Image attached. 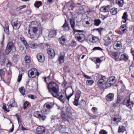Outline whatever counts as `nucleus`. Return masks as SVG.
I'll use <instances>...</instances> for the list:
<instances>
[{
  "label": "nucleus",
  "mask_w": 134,
  "mask_h": 134,
  "mask_svg": "<svg viewBox=\"0 0 134 134\" xmlns=\"http://www.w3.org/2000/svg\"><path fill=\"white\" fill-rule=\"evenodd\" d=\"M42 32V27L40 25L38 27L33 26L28 30V33L31 38H38L41 36Z\"/></svg>",
  "instance_id": "obj_1"
},
{
  "label": "nucleus",
  "mask_w": 134,
  "mask_h": 134,
  "mask_svg": "<svg viewBox=\"0 0 134 134\" xmlns=\"http://www.w3.org/2000/svg\"><path fill=\"white\" fill-rule=\"evenodd\" d=\"M48 88L49 92L53 96L58 93L59 92L58 84L54 82L51 81L49 83L48 86Z\"/></svg>",
  "instance_id": "obj_2"
},
{
  "label": "nucleus",
  "mask_w": 134,
  "mask_h": 134,
  "mask_svg": "<svg viewBox=\"0 0 134 134\" xmlns=\"http://www.w3.org/2000/svg\"><path fill=\"white\" fill-rule=\"evenodd\" d=\"M12 49L14 50V51L15 52L16 51V47L12 42L10 41L7 44L5 49V54L8 55Z\"/></svg>",
  "instance_id": "obj_3"
},
{
  "label": "nucleus",
  "mask_w": 134,
  "mask_h": 134,
  "mask_svg": "<svg viewBox=\"0 0 134 134\" xmlns=\"http://www.w3.org/2000/svg\"><path fill=\"white\" fill-rule=\"evenodd\" d=\"M28 75L29 78H33L35 77L36 76H39L40 73L37 69L33 68L29 71Z\"/></svg>",
  "instance_id": "obj_4"
},
{
  "label": "nucleus",
  "mask_w": 134,
  "mask_h": 134,
  "mask_svg": "<svg viewBox=\"0 0 134 134\" xmlns=\"http://www.w3.org/2000/svg\"><path fill=\"white\" fill-rule=\"evenodd\" d=\"M36 130L37 133L38 134H48L49 133L48 130L43 126H38Z\"/></svg>",
  "instance_id": "obj_5"
},
{
  "label": "nucleus",
  "mask_w": 134,
  "mask_h": 134,
  "mask_svg": "<svg viewBox=\"0 0 134 134\" xmlns=\"http://www.w3.org/2000/svg\"><path fill=\"white\" fill-rule=\"evenodd\" d=\"M75 38L80 42L84 41L86 38L85 35L83 34L77 33L75 35Z\"/></svg>",
  "instance_id": "obj_6"
},
{
  "label": "nucleus",
  "mask_w": 134,
  "mask_h": 134,
  "mask_svg": "<svg viewBox=\"0 0 134 134\" xmlns=\"http://www.w3.org/2000/svg\"><path fill=\"white\" fill-rule=\"evenodd\" d=\"M64 94V92L58 93L57 94L54 95V97H56L59 99L63 103H64L66 99V98L63 95Z\"/></svg>",
  "instance_id": "obj_7"
},
{
  "label": "nucleus",
  "mask_w": 134,
  "mask_h": 134,
  "mask_svg": "<svg viewBox=\"0 0 134 134\" xmlns=\"http://www.w3.org/2000/svg\"><path fill=\"white\" fill-rule=\"evenodd\" d=\"M61 109L65 112L68 116H70L73 113V109L70 107L66 106L62 108Z\"/></svg>",
  "instance_id": "obj_8"
},
{
  "label": "nucleus",
  "mask_w": 134,
  "mask_h": 134,
  "mask_svg": "<svg viewBox=\"0 0 134 134\" xmlns=\"http://www.w3.org/2000/svg\"><path fill=\"white\" fill-rule=\"evenodd\" d=\"M6 60L5 55L3 51L0 52V62L1 65H3L5 63Z\"/></svg>",
  "instance_id": "obj_9"
},
{
  "label": "nucleus",
  "mask_w": 134,
  "mask_h": 134,
  "mask_svg": "<svg viewBox=\"0 0 134 134\" xmlns=\"http://www.w3.org/2000/svg\"><path fill=\"white\" fill-rule=\"evenodd\" d=\"M36 57L38 62L40 63H43L45 60V57L44 54L42 53L37 54Z\"/></svg>",
  "instance_id": "obj_10"
},
{
  "label": "nucleus",
  "mask_w": 134,
  "mask_h": 134,
  "mask_svg": "<svg viewBox=\"0 0 134 134\" xmlns=\"http://www.w3.org/2000/svg\"><path fill=\"white\" fill-rule=\"evenodd\" d=\"M12 23L13 28L15 30H17L18 29L20 28L22 24V22L18 21H14L13 20Z\"/></svg>",
  "instance_id": "obj_11"
},
{
  "label": "nucleus",
  "mask_w": 134,
  "mask_h": 134,
  "mask_svg": "<svg viewBox=\"0 0 134 134\" xmlns=\"http://www.w3.org/2000/svg\"><path fill=\"white\" fill-rule=\"evenodd\" d=\"M47 53L49 55V58L50 59H52L55 55L54 51L52 49H49L47 50Z\"/></svg>",
  "instance_id": "obj_12"
},
{
  "label": "nucleus",
  "mask_w": 134,
  "mask_h": 134,
  "mask_svg": "<svg viewBox=\"0 0 134 134\" xmlns=\"http://www.w3.org/2000/svg\"><path fill=\"white\" fill-rule=\"evenodd\" d=\"M61 115L62 119L64 121H67L69 122L68 119L70 117V116L67 115L61 109Z\"/></svg>",
  "instance_id": "obj_13"
},
{
  "label": "nucleus",
  "mask_w": 134,
  "mask_h": 134,
  "mask_svg": "<svg viewBox=\"0 0 134 134\" xmlns=\"http://www.w3.org/2000/svg\"><path fill=\"white\" fill-rule=\"evenodd\" d=\"M122 102L124 105H126L127 107H129L130 108L132 107L133 105V102L130 101V98L127 100L126 102H125L124 100Z\"/></svg>",
  "instance_id": "obj_14"
},
{
  "label": "nucleus",
  "mask_w": 134,
  "mask_h": 134,
  "mask_svg": "<svg viewBox=\"0 0 134 134\" xmlns=\"http://www.w3.org/2000/svg\"><path fill=\"white\" fill-rule=\"evenodd\" d=\"M104 44L106 46H108L111 43V40L109 38V37H107L105 36L103 39Z\"/></svg>",
  "instance_id": "obj_15"
},
{
  "label": "nucleus",
  "mask_w": 134,
  "mask_h": 134,
  "mask_svg": "<svg viewBox=\"0 0 134 134\" xmlns=\"http://www.w3.org/2000/svg\"><path fill=\"white\" fill-rule=\"evenodd\" d=\"M62 27L63 29V30L66 32L68 31L70 28L69 25L66 20H65V22Z\"/></svg>",
  "instance_id": "obj_16"
},
{
  "label": "nucleus",
  "mask_w": 134,
  "mask_h": 134,
  "mask_svg": "<svg viewBox=\"0 0 134 134\" xmlns=\"http://www.w3.org/2000/svg\"><path fill=\"white\" fill-rule=\"evenodd\" d=\"M114 97L113 93H109L107 95L105 99L107 101H111L113 100Z\"/></svg>",
  "instance_id": "obj_17"
},
{
  "label": "nucleus",
  "mask_w": 134,
  "mask_h": 134,
  "mask_svg": "<svg viewBox=\"0 0 134 134\" xmlns=\"http://www.w3.org/2000/svg\"><path fill=\"white\" fill-rule=\"evenodd\" d=\"M16 105L14 98H12L10 100L9 103L8 104V106L10 107H15Z\"/></svg>",
  "instance_id": "obj_18"
},
{
  "label": "nucleus",
  "mask_w": 134,
  "mask_h": 134,
  "mask_svg": "<svg viewBox=\"0 0 134 134\" xmlns=\"http://www.w3.org/2000/svg\"><path fill=\"white\" fill-rule=\"evenodd\" d=\"M110 5H108L107 6H102L100 8V11L102 12H106L109 11L110 10Z\"/></svg>",
  "instance_id": "obj_19"
},
{
  "label": "nucleus",
  "mask_w": 134,
  "mask_h": 134,
  "mask_svg": "<svg viewBox=\"0 0 134 134\" xmlns=\"http://www.w3.org/2000/svg\"><path fill=\"white\" fill-rule=\"evenodd\" d=\"M56 35V30H52L49 31L48 36L49 37L52 38L55 36Z\"/></svg>",
  "instance_id": "obj_20"
},
{
  "label": "nucleus",
  "mask_w": 134,
  "mask_h": 134,
  "mask_svg": "<svg viewBox=\"0 0 134 134\" xmlns=\"http://www.w3.org/2000/svg\"><path fill=\"white\" fill-rule=\"evenodd\" d=\"M80 105L79 108L81 109H84L86 106V104L85 101L83 99L81 100L79 103Z\"/></svg>",
  "instance_id": "obj_21"
},
{
  "label": "nucleus",
  "mask_w": 134,
  "mask_h": 134,
  "mask_svg": "<svg viewBox=\"0 0 134 134\" xmlns=\"http://www.w3.org/2000/svg\"><path fill=\"white\" fill-rule=\"evenodd\" d=\"M66 129V127L65 125H60L58 128V131L61 133L64 132Z\"/></svg>",
  "instance_id": "obj_22"
},
{
  "label": "nucleus",
  "mask_w": 134,
  "mask_h": 134,
  "mask_svg": "<svg viewBox=\"0 0 134 134\" xmlns=\"http://www.w3.org/2000/svg\"><path fill=\"white\" fill-rule=\"evenodd\" d=\"M25 60L26 63V67H29L30 66L29 63L31 62L30 57L28 55H26L25 57Z\"/></svg>",
  "instance_id": "obj_23"
},
{
  "label": "nucleus",
  "mask_w": 134,
  "mask_h": 134,
  "mask_svg": "<svg viewBox=\"0 0 134 134\" xmlns=\"http://www.w3.org/2000/svg\"><path fill=\"white\" fill-rule=\"evenodd\" d=\"M66 39L64 38L63 36H62L59 39V41L60 43L62 45L64 46L65 44Z\"/></svg>",
  "instance_id": "obj_24"
},
{
  "label": "nucleus",
  "mask_w": 134,
  "mask_h": 134,
  "mask_svg": "<svg viewBox=\"0 0 134 134\" xmlns=\"http://www.w3.org/2000/svg\"><path fill=\"white\" fill-rule=\"evenodd\" d=\"M119 54L118 52H113L111 54L112 57L115 59L116 61V60L117 59L119 58Z\"/></svg>",
  "instance_id": "obj_25"
},
{
  "label": "nucleus",
  "mask_w": 134,
  "mask_h": 134,
  "mask_svg": "<svg viewBox=\"0 0 134 134\" xmlns=\"http://www.w3.org/2000/svg\"><path fill=\"white\" fill-rule=\"evenodd\" d=\"M46 107L48 109H51L53 107L54 103L53 102H49L46 103Z\"/></svg>",
  "instance_id": "obj_26"
},
{
  "label": "nucleus",
  "mask_w": 134,
  "mask_h": 134,
  "mask_svg": "<svg viewBox=\"0 0 134 134\" xmlns=\"http://www.w3.org/2000/svg\"><path fill=\"white\" fill-rule=\"evenodd\" d=\"M116 2L120 7H122L124 3V0H116Z\"/></svg>",
  "instance_id": "obj_27"
},
{
  "label": "nucleus",
  "mask_w": 134,
  "mask_h": 134,
  "mask_svg": "<svg viewBox=\"0 0 134 134\" xmlns=\"http://www.w3.org/2000/svg\"><path fill=\"white\" fill-rule=\"evenodd\" d=\"M42 5V3L41 1H38L35 2L34 4V5L35 7L37 8H39Z\"/></svg>",
  "instance_id": "obj_28"
},
{
  "label": "nucleus",
  "mask_w": 134,
  "mask_h": 134,
  "mask_svg": "<svg viewBox=\"0 0 134 134\" xmlns=\"http://www.w3.org/2000/svg\"><path fill=\"white\" fill-rule=\"evenodd\" d=\"M127 31V29H119V30L118 31L117 33L119 34L122 35L125 33H126Z\"/></svg>",
  "instance_id": "obj_29"
},
{
  "label": "nucleus",
  "mask_w": 134,
  "mask_h": 134,
  "mask_svg": "<svg viewBox=\"0 0 134 134\" xmlns=\"http://www.w3.org/2000/svg\"><path fill=\"white\" fill-rule=\"evenodd\" d=\"M104 79H100L97 82V83L99 85L102 86L104 84L105 82Z\"/></svg>",
  "instance_id": "obj_30"
},
{
  "label": "nucleus",
  "mask_w": 134,
  "mask_h": 134,
  "mask_svg": "<svg viewBox=\"0 0 134 134\" xmlns=\"http://www.w3.org/2000/svg\"><path fill=\"white\" fill-rule=\"evenodd\" d=\"M117 9L115 8H113L110 10L111 13L112 15L116 14L117 12Z\"/></svg>",
  "instance_id": "obj_31"
},
{
  "label": "nucleus",
  "mask_w": 134,
  "mask_h": 134,
  "mask_svg": "<svg viewBox=\"0 0 134 134\" xmlns=\"http://www.w3.org/2000/svg\"><path fill=\"white\" fill-rule=\"evenodd\" d=\"M93 61H95V63L97 65V68H98L99 67V65H98L97 63H100L102 62V60H101L99 58H96V60L95 59H94V60ZM100 64H99V65Z\"/></svg>",
  "instance_id": "obj_32"
},
{
  "label": "nucleus",
  "mask_w": 134,
  "mask_h": 134,
  "mask_svg": "<svg viewBox=\"0 0 134 134\" xmlns=\"http://www.w3.org/2000/svg\"><path fill=\"white\" fill-rule=\"evenodd\" d=\"M93 21L94 22L93 24L97 26H99L101 23L100 20L99 19L94 20Z\"/></svg>",
  "instance_id": "obj_33"
},
{
  "label": "nucleus",
  "mask_w": 134,
  "mask_h": 134,
  "mask_svg": "<svg viewBox=\"0 0 134 134\" xmlns=\"http://www.w3.org/2000/svg\"><path fill=\"white\" fill-rule=\"evenodd\" d=\"M20 40L26 48V46H28V44L27 42L25 40V38L23 37H20Z\"/></svg>",
  "instance_id": "obj_34"
},
{
  "label": "nucleus",
  "mask_w": 134,
  "mask_h": 134,
  "mask_svg": "<svg viewBox=\"0 0 134 134\" xmlns=\"http://www.w3.org/2000/svg\"><path fill=\"white\" fill-rule=\"evenodd\" d=\"M51 121H53V122L55 120H58V121H59L60 120V118H59L58 115L56 116L53 115L51 117Z\"/></svg>",
  "instance_id": "obj_35"
},
{
  "label": "nucleus",
  "mask_w": 134,
  "mask_h": 134,
  "mask_svg": "<svg viewBox=\"0 0 134 134\" xmlns=\"http://www.w3.org/2000/svg\"><path fill=\"white\" fill-rule=\"evenodd\" d=\"M108 80V82H111V83L113 84V85H114L116 81L114 77H110Z\"/></svg>",
  "instance_id": "obj_36"
},
{
  "label": "nucleus",
  "mask_w": 134,
  "mask_h": 134,
  "mask_svg": "<svg viewBox=\"0 0 134 134\" xmlns=\"http://www.w3.org/2000/svg\"><path fill=\"white\" fill-rule=\"evenodd\" d=\"M29 45L32 48H35L37 47V44L34 42H30Z\"/></svg>",
  "instance_id": "obj_37"
},
{
  "label": "nucleus",
  "mask_w": 134,
  "mask_h": 134,
  "mask_svg": "<svg viewBox=\"0 0 134 134\" xmlns=\"http://www.w3.org/2000/svg\"><path fill=\"white\" fill-rule=\"evenodd\" d=\"M71 89L72 90V93H71L69 95V96H67L66 94V92H65V95L66 96V98L67 99V100H68V101L69 100V99H70V98L73 95V93H74V91L73 90V89L72 88V87H71Z\"/></svg>",
  "instance_id": "obj_38"
},
{
  "label": "nucleus",
  "mask_w": 134,
  "mask_h": 134,
  "mask_svg": "<svg viewBox=\"0 0 134 134\" xmlns=\"http://www.w3.org/2000/svg\"><path fill=\"white\" fill-rule=\"evenodd\" d=\"M98 109L97 108L95 107H93L91 109V111L93 113L95 114H97L98 113Z\"/></svg>",
  "instance_id": "obj_39"
},
{
  "label": "nucleus",
  "mask_w": 134,
  "mask_h": 134,
  "mask_svg": "<svg viewBox=\"0 0 134 134\" xmlns=\"http://www.w3.org/2000/svg\"><path fill=\"white\" fill-rule=\"evenodd\" d=\"M113 34H112V31H110L108 33V34L106 35L105 36L107 37H109V38L111 40H113Z\"/></svg>",
  "instance_id": "obj_40"
},
{
  "label": "nucleus",
  "mask_w": 134,
  "mask_h": 134,
  "mask_svg": "<svg viewBox=\"0 0 134 134\" xmlns=\"http://www.w3.org/2000/svg\"><path fill=\"white\" fill-rule=\"evenodd\" d=\"M58 60L59 62V63L60 64L61 63H63L64 62V57L63 55H60L59 57Z\"/></svg>",
  "instance_id": "obj_41"
},
{
  "label": "nucleus",
  "mask_w": 134,
  "mask_h": 134,
  "mask_svg": "<svg viewBox=\"0 0 134 134\" xmlns=\"http://www.w3.org/2000/svg\"><path fill=\"white\" fill-rule=\"evenodd\" d=\"M70 23L71 27L73 30L75 28L74 27L75 25V22L73 20H70Z\"/></svg>",
  "instance_id": "obj_42"
},
{
  "label": "nucleus",
  "mask_w": 134,
  "mask_h": 134,
  "mask_svg": "<svg viewBox=\"0 0 134 134\" xmlns=\"http://www.w3.org/2000/svg\"><path fill=\"white\" fill-rule=\"evenodd\" d=\"M128 59V58L126 55L124 54H123L121 55L120 58V60L123 59L124 60H127Z\"/></svg>",
  "instance_id": "obj_43"
},
{
  "label": "nucleus",
  "mask_w": 134,
  "mask_h": 134,
  "mask_svg": "<svg viewBox=\"0 0 134 134\" xmlns=\"http://www.w3.org/2000/svg\"><path fill=\"white\" fill-rule=\"evenodd\" d=\"M99 40L98 37L93 36L92 38V42L93 43H95L97 42Z\"/></svg>",
  "instance_id": "obj_44"
},
{
  "label": "nucleus",
  "mask_w": 134,
  "mask_h": 134,
  "mask_svg": "<svg viewBox=\"0 0 134 134\" xmlns=\"http://www.w3.org/2000/svg\"><path fill=\"white\" fill-rule=\"evenodd\" d=\"M122 18L124 20H125V21H127L128 19V15L127 12H125L123 13Z\"/></svg>",
  "instance_id": "obj_45"
},
{
  "label": "nucleus",
  "mask_w": 134,
  "mask_h": 134,
  "mask_svg": "<svg viewBox=\"0 0 134 134\" xmlns=\"http://www.w3.org/2000/svg\"><path fill=\"white\" fill-rule=\"evenodd\" d=\"M30 103L27 101H26L23 104V108L24 109H26V108L29 106Z\"/></svg>",
  "instance_id": "obj_46"
},
{
  "label": "nucleus",
  "mask_w": 134,
  "mask_h": 134,
  "mask_svg": "<svg viewBox=\"0 0 134 134\" xmlns=\"http://www.w3.org/2000/svg\"><path fill=\"white\" fill-rule=\"evenodd\" d=\"M19 90L23 95H24L25 94V90L24 88L23 87H21L19 88Z\"/></svg>",
  "instance_id": "obj_47"
},
{
  "label": "nucleus",
  "mask_w": 134,
  "mask_h": 134,
  "mask_svg": "<svg viewBox=\"0 0 134 134\" xmlns=\"http://www.w3.org/2000/svg\"><path fill=\"white\" fill-rule=\"evenodd\" d=\"M40 115L41 114L40 113V112L39 111H35L34 113V116L37 118H38L39 116H41Z\"/></svg>",
  "instance_id": "obj_48"
},
{
  "label": "nucleus",
  "mask_w": 134,
  "mask_h": 134,
  "mask_svg": "<svg viewBox=\"0 0 134 134\" xmlns=\"http://www.w3.org/2000/svg\"><path fill=\"white\" fill-rule=\"evenodd\" d=\"M26 5H23L19 6V7H16V10L17 11L20 10L22 9L26 8Z\"/></svg>",
  "instance_id": "obj_49"
},
{
  "label": "nucleus",
  "mask_w": 134,
  "mask_h": 134,
  "mask_svg": "<svg viewBox=\"0 0 134 134\" xmlns=\"http://www.w3.org/2000/svg\"><path fill=\"white\" fill-rule=\"evenodd\" d=\"M125 127H124L122 126L121 127H119L118 132L120 133L121 132H123L125 130Z\"/></svg>",
  "instance_id": "obj_50"
},
{
  "label": "nucleus",
  "mask_w": 134,
  "mask_h": 134,
  "mask_svg": "<svg viewBox=\"0 0 134 134\" xmlns=\"http://www.w3.org/2000/svg\"><path fill=\"white\" fill-rule=\"evenodd\" d=\"M41 116H39L38 118L40 120L44 121L46 119V116L43 114H41Z\"/></svg>",
  "instance_id": "obj_51"
},
{
  "label": "nucleus",
  "mask_w": 134,
  "mask_h": 134,
  "mask_svg": "<svg viewBox=\"0 0 134 134\" xmlns=\"http://www.w3.org/2000/svg\"><path fill=\"white\" fill-rule=\"evenodd\" d=\"M112 85H113V84L110 82H108V80H107L105 84V87L106 88H108L110 87Z\"/></svg>",
  "instance_id": "obj_52"
},
{
  "label": "nucleus",
  "mask_w": 134,
  "mask_h": 134,
  "mask_svg": "<svg viewBox=\"0 0 134 134\" xmlns=\"http://www.w3.org/2000/svg\"><path fill=\"white\" fill-rule=\"evenodd\" d=\"M81 93V92L80 91V92H77L76 94L75 95V99H79Z\"/></svg>",
  "instance_id": "obj_53"
},
{
  "label": "nucleus",
  "mask_w": 134,
  "mask_h": 134,
  "mask_svg": "<svg viewBox=\"0 0 134 134\" xmlns=\"http://www.w3.org/2000/svg\"><path fill=\"white\" fill-rule=\"evenodd\" d=\"M4 30L6 34H9V26H6L5 27H4Z\"/></svg>",
  "instance_id": "obj_54"
},
{
  "label": "nucleus",
  "mask_w": 134,
  "mask_h": 134,
  "mask_svg": "<svg viewBox=\"0 0 134 134\" xmlns=\"http://www.w3.org/2000/svg\"><path fill=\"white\" fill-rule=\"evenodd\" d=\"M4 75V71L3 69H0V77L2 79V77Z\"/></svg>",
  "instance_id": "obj_55"
},
{
  "label": "nucleus",
  "mask_w": 134,
  "mask_h": 134,
  "mask_svg": "<svg viewBox=\"0 0 134 134\" xmlns=\"http://www.w3.org/2000/svg\"><path fill=\"white\" fill-rule=\"evenodd\" d=\"M79 100L77 99H76L74 98V101L73 102V104L76 106H77L79 105Z\"/></svg>",
  "instance_id": "obj_56"
},
{
  "label": "nucleus",
  "mask_w": 134,
  "mask_h": 134,
  "mask_svg": "<svg viewBox=\"0 0 134 134\" xmlns=\"http://www.w3.org/2000/svg\"><path fill=\"white\" fill-rule=\"evenodd\" d=\"M10 13L12 16H15L16 15V12L14 10L12 9L10 10Z\"/></svg>",
  "instance_id": "obj_57"
},
{
  "label": "nucleus",
  "mask_w": 134,
  "mask_h": 134,
  "mask_svg": "<svg viewBox=\"0 0 134 134\" xmlns=\"http://www.w3.org/2000/svg\"><path fill=\"white\" fill-rule=\"evenodd\" d=\"M88 115L90 117V119H95L97 116L94 115L91 113H88Z\"/></svg>",
  "instance_id": "obj_58"
},
{
  "label": "nucleus",
  "mask_w": 134,
  "mask_h": 134,
  "mask_svg": "<svg viewBox=\"0 0 134 134\" xmlns=\"http://www.w3.org/2000/svg\"><path fill=\"white\" fill-rule=\"evenodd\" d=\"M94 82V81L92 80H87L86 81V83H87V85H92Z\"/></svg>",
  "instance_id": "obj_59"
},
{
  "label": "nucleus",
  "mask_w": 134,
  "mask_h": 134,
  "mask_svg": "<svg viewBox=\"0 0 134 134\" xmlns=\"http://www.w3.org/2000/svg\"><path fill=\"white\" fill-rule=\"evenodd\" d=\"M72 3V2L69 1L65 4L64 7H67L68 8Z\"/></svg>",
  "instance_id": "obj_60"
},
{
  "label": "nucleus",
  "mask_w": 134,
  "mask_h": 134,
  "mask_svg": "<svg viewBox=\"0 0 134 134\" xmlns=\"http://www.w3.org/2000/svg\"><path fill=\"white\" fill-rule=\"evenodd\" d=\"M99 134H107L108 132L104 129L101 130L99 132Z\"/></svg>",
  "instance_id": "obj_61"
},
{
  "label": "nucleus",
  "mask_w": 134,
  "mask_h": 134,
  "mask_svg": "<svg viewBox=\"0 0 134 134\" xmlns=\"http://www.w3.org/2000/svg\"><path fill=\"white\" fill-rule=\"evenodd\" d=\"M96 77L98 79H100L105 78V76H103L102 75L97 74V75Z\"/></svg>",
  "instance_id": "obj_62"
},
{
  "label": "nucleus",
  "mask_w": 134,
  "mask_h": 134,
  "mask_svg": "<svg viewBox=\"0 0 134 134\" xmlns=\"http://www.w3.org/2000/svg\"><path fill=\"white\" fill-rule=\"evenodd\" d=\"M2 109L5 111L8 112H9V109H8L6 108V104L4 103H3V104Z\"/></svg>",
  "instance_id": "obj_63"
},
{
  "label": "nucleus",
  "mask_w": 134,
  "mask_h": 134,
  "mask_svg": "<svg viewBox=\"0 0 134 134\" xmlns=\"http://www.w3.org/2000/svg\"><path fill=\"white\" fill-rule=\"evenodd\" d=\"M77 45V43L74 40H73L71 44V46L72 47H75Z\"/></svg>",
  "instance_id": "obj_64"
}]
</instances>
